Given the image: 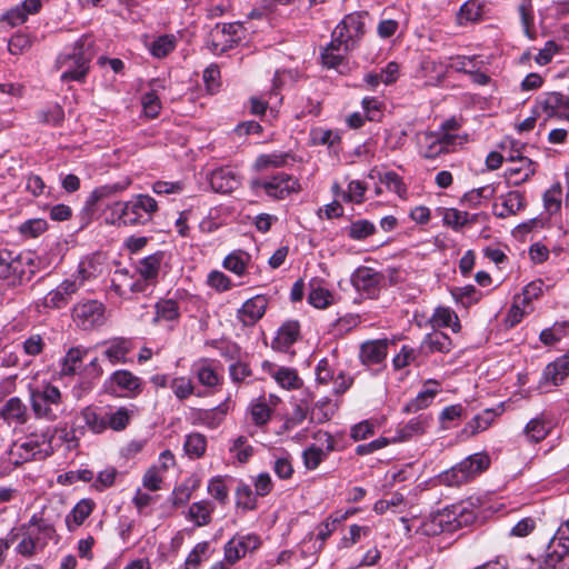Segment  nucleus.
<instances>
[{"instance_id":"38","label":"nucleus","mask_w":569,"mask_h":569,"mask_svg":"<svg viewBox=\"0 0 569 569\" xmlns=\"http://www.w3.org/2000/svg\"><path fill=\"white\" fill-rule=\"evenodd\" d=\"M430 322L432 327L451 328L453 332H459L461 329L457 313L448 307L436 308L432 317L430 318Z\"/></svg>"},{"instance_id":"32","label":"nucleus","mask_w":569,"mask_h":569,"mask_svg":"<svg viewBox=\"0 0 569 569\" xmlns=\"http://www.w3.org/2000/svg\"><path fill=\"white\" fill-rule=\"evenodd\" d=\"M94 502L91 499L80 500L66 517V525L69 531H74L91 515Z\"/></svg>"},{"instance_id":"46","label":"nucleus","mask_w":569,"mask_h":569,"mask_svg":"<svg viewBox=\"0 0 569 569\" xmlns=\"http://www.w3.org/2000/svg\"><path fill=\"white\" fill-rule=\"evenodd\" d=\"M183 449L189 458L199 459L206 452L207 438L199 432L190 433L186 437Z\"/></svg>"},{"instance_id":"61","label":"nucleus","mask_w":569,"mask_h":569,"mask_svg":"<svg viewBox=\"0 0 569 569\" xmlns=\"http://www.w3.org/2000/svg\"><path fill=\"white\" fill-rule=\"evenodd\" d=\"M442 220L447 227L458 231L466 226V211L455 208L445 209Z\"/></svg>"},{"instance_id":"27","label":"nucleus","mask_w":569,"mask_h":569,"mask_svg":"<svg viewBox=\"0 0 569 569\" xmlns=\"http://www.w3.org/2000/svg\"><path fill=\"white\" fill-rule=\"evenodd\" d=\"M300 337V325L296 320L286 321L272 341L273 349L286 351Z\"/></svg>"},{"instance_id":"9","label":"nucleus","mask_w":569,"mask_h":569,"mask_svg":"<svg viewBox=\"0 0 569 569\" xmlns=\"http://www.w3.org/2000/svg\"><path fill=\"white\" fill-rule=\"evenodd\" d=\"M543 562L546 569H569V519L550 540Z\"/></svg>"},{"instance_id":"31","label":"nucleus","mask_w":569,"mask_h":569,"mask_svg":"<svg viewBox=\"0 0 569 569\" xmlns=\"http://www.w3.org/2000/svg\"><path fill=\"white\" fill-rule=\"evenodd\" d=\"M439 391L437 381H428L425 389L405 406V411L413 413L429 407Z\"/></svg>"},{"instance_id":"54","label":"nucleus","mask_w":569,"mask_h":569,"mask_svg":"<svg viewBox=\"0 0 569 569\" xmlns=\"http://www.w3.org/2000/svg\"><path fill=\"white\" fill-rule=\"evenodd\" d=\"M230 452L233 453L240 463H244L252 457L253 447L249 443L246 436H239L230 447Z\"/></svg>"},{"instance_id":"22","label":"nucleus","mask_w":569,"mask_h":569,"mask_svg":"<svg viewBox=\"0 0 569 569\" xmlns=\"http://www.w3.org/2000/svg\"><path fill=\"white\" fill-rule=\"evenodd\" d=\"M102 357L110 365L117 366L128 362V355L132 350V342L128 338L117 337L101 343Z\"/></svg>"},{"instance_id":"21","label":"nucleus","mask_w":569,"mask_h":569,"mask_svg":"<svg viewBox=\"0 0 569 569\" xmlns=\"http://www.w3.org/2000/svg\"><path fill=\"white\" fill-rule=\"evenodd\" d=\"M0 419L16 429L28 422V408L19 397H11L0 407Z\"/></svg>"},{"instance_id":"55","label":"nucleus","mask_w":569,"mask_h":569,"mask_svg":"<svg viewBox=\"0 0 569 569\" xmlns=\"http://www.w3.org/2000/svg\"><path fill=\"white\" fill-rule=\"evenodd\" d=\"M273 471L279 479H291L295 472L291 456L289 453L274 456Z\"/></svg>"},{"instance_id":"28","label":"nucleus","mask_w":569,"mask_h":569,"mask_svg":"<svg viewBox=\"0 0 569 569\" xmlns=\"http://www.w3.org/2000/svg\"><path fill=\"white\" fill-rule=\"evenodd\" d=\"M192 372L202 386L211 388L219 385L220 378L213 360L207 358L199 359L192 365Z\"/></svg>"},{"instance_id":"57","label":"nucleus","mask_w":569,"mask_h":569,"mask_svg":"<svg viewBox=\"0 0 569 569\" xmlns=\"http://www.w3.org/2000/svg\"><path fill=\"white\" fill-rule=\"evenodd\" d=\"M169 387L171 388L174 396L179 400H184V399L189 398L193 393V390H194L191 379H189L187 377L173 378L170 381Z\"/></svg>"},{"instance_id":"5","label":"nucleus","mask_w":569,"mask_h":569,"mask_svg":"<svg viewBox=\"0 0 569 569\" xmlns=\"http://www.w3.org/2000/svg\"><path fill=\"white\" fill-rule=\"evenodd\" d=\"M30 406L37 419L50 422L64 413L62 393L51 383L30 389Z\"/></svg>"},{"instance_id":"3","label":"nucleus","mask_w":569,"mask_h":569,"mask_svg":"<svg viewBox=\"0 0 569 569\" xmlns=\"http://www.w3.org/2000/svg\"><path fill=\"white\" fill-rule=\"evenodd\" d=\"M92 57L91 40L89 38L78 40L70 52H63L57 58L56 67L61 70V81H83Z\"/></svg>"},{"instance_id":"11","label":"nucleus","mask_w":569,"mask_h":569,"mask_svg":"<svg viewBox=\"0 0 569 569\" xmlns=\"http://www.w3.org/2000/svg\"><path fill=\"white\" fill-rule=\"evenodd\" d=\"M103 389L107 393L136 398L142 392V379L129 370H116L103 382Z\"/></svg>"},{"instance_id":"60","label":"nucleus","mask_w":569,"mask_h":569,"mask_svg":"<svg viewBox=\"0 0 569 569\" xmlns=\"http://www.w3.org/2000/svg\"><path fill=\"white\" fill-rule=\"evenodd\" d=\"M451 295L456 302L461 303L463 307H468L478 300L477 290L471 284L453 288Z\"/></svg>"},{"instance_id":"51","label":"nucleus","mask_w":569,"mask_h":569,"mask_svg":"<svg viewBox=\"0 0 569 569\" xmlns=\"http://www.w3.org/2000/svg\"><path fill=\"white\" fill-rule=\"evenodd\" d=\"M308 301L316 308H326L331 303L332 295L328 289L321 287L319 281L315 280L310 283Z\"/></svg>"},{"instance_id":"40","label":"nucleus","mask_w":569,"mask_h":569,"mask_svg":"<svg viewBox=\"0 0 569 569\" xmlns=\"http://www.w3.org/2000/svg\"><path fill=\"white\" fill-rule=\"evenodd\" d=\"M249 413L256 426L262 427L267 425L272 413V409L270 408V403L267 401V397L260 396L252 399L249 405Z\"/></svg>"},{"instance_id":"37","label":"nucleus","mask_w":569,"mask_h":569,"mask_svg":"<svg viewBox=\"0 0 569 569\" xmlns=\"http://www.w3.org/2000/svg\"><path fill=\"white\" fill-rule=\"evenodd\" d=\"M156 315L152 320L153 323L161 321L177 323L180 318V308L173 299H160L156 305Z\"/></svg>"},{"instance_id":"44","label":"nucleus","mask_w":569,"mask_h":569,"mask_svg":"<svg viewBox=\"0 0 569 569\" xmlns=\"http://www.w3.org/2000/svg\"><path fill=\"white\" fill-rule=\"evenodd\" d=\"M550 428V422L540 416L531 419L526 425L523 432L529 441L540 442L548 436Z\"/></svg>"},{"instance_id":"2","label":"nucleus","mask_w":569,"mask_h":569,"mask_svg":"<svg viewBox=\"0 0 569 569\" xmlns=\"http://www.w3.org/2000/svg\"><path fill=\"white\" fill-rule=\"evenodd\" d=\"M460 515L461 508L451 506L423 518L415 517L407 519L402 517L400 520L405 523V529L408 535L413 530L415 533L430 537L437 536L443 531L452 532L461 528L462 521L459 519Z\"/></svg>"},{"instance_id":"58","label":"nucleus","mask_w":569,"mask_h":569,"mask_svg":"<svg viewBox=\"0 0 569 569\" xmlns=\"http://www.w3.org/2000/svg\"><path fill=\"white\" fill-rule=\"evenodd\" d=\"M375 231V224L369 220H357L350 224L348 236L355 240H362L373 234Z\"/></svg>"},{"instance_id":"18","label":"nucleus","mask_w":569,"mask_h":569,"mask_svg":"<svg viewBox=\"0 0 569 569\" xmlns=\"http://www.w3.org/2000/svg\"><path fill=\"white\" fill-rule=\"evenodd\" d=\"M80 287L81 281H78V279H66L56 289L46 295L42 300L43 307L50 309L64 308Z\"/></svg>"},{"instance_id":"33","label":"nucleus","mask_w":569,"mask_h":569,"mask_svg":"<svg viewBox=\"0 0 569 569\" xmlns=\"http://www.w3.org/2000/svg\"><path fill=\"white\" fill-rule=\"evenodd\" d=\"M447 71V63L431 58H425L420 63V72L426 78V83L430 86L438 84L446 77Z\"/></svg>"},{"instance_id":"53","label":"nucleus","mask_w":569,"mask_h":569,"mask_svg":"<svg viewBox=\"0 0 569 569\" xmlns=\"http://www.w3.org/2000/svg\"><path fill=\"white\" fill-rule=\"evenodd\" d=\"M380 183L385 184L388 190L393 191L400 198H405L407 194L406 184L402 178L395 171H388L385 173L378 172Z\"/></svg>"},{"instance_id":"4","label":"nucleus","mask_w":569,"mask_h":569,"mask_svg":"<svg viewBox=\"0 0 569 569\" xmlns=\"http://www.w3.org/2000/svg\"><path fill=\"white\" fill-rule=\"evenodd\" d=\"M54 528L51 523L38 515H33L27 523L21 525L19 528V533L17 535L21 539L16 546V552L30 558L47 546L48 540L52 538Z\"/></svg>"},{"instance_id":"10","label":"nucleus","mask_w":569,"mask_h":569,"mask_svg":"<svg viewBox=\"0 0 569 569\" xmlns=\"http://www.w3.org/2000/svg\"><path fill=\"white\" fill-rule=\"evenodd\" d=\"M242 33L243 28L240 23H218L207 38V48L214 54L224 53L238 44Z\"/></svg>"},{"instance_id":"50","label":"nucleus","mask_w":569,"mask_h":569,"mask_svg":"<svg viewBox=\"0 0 569 569\" xmlns=\"http://www.w3.org/2000/svg\"><path fill=\"white\" fill-rule=\"evenodd\" d=\"M482 13V6L478 0H468L460 7L457 19L459 24L476 22L480 20Z\"/></svg>"},{"instance_id":"20","label":"nucleus","mask_w":569,"mask_h":569,"mask_svg":"<svg viewBox=\"0 0 569 569\" xmlns=\"http://www.w3.org/2000/svg\"><path fill=\"white\" fill-rule=\"evenodd\" d=\"M162 254L154 253L141 259L136 267V278L143 287V293L152 288L159 276Z\"/></svg>"},{"instance_id":"47","label":"nucleus","mask_w":569,"mask_h":569,"mask_svg":"<svg viewBox=\"0 0 569 569\" xmlns=\"http://www.w3.org/2000/svg\"><path fill=\"white\" fill-rule=\"evenodd\" d=\"M80 417L84 421L86 426L93 433H101L108 428L106 417L101 416L96 408L88 406L80 412Z\"/></svg>"},{"instance_id":"41","label":"nucleus","mask_w":569,"mask_h":569,"mask_svg":"<svg viewBox=\"0 0 569 569\" xmlns=\"http://www.w3.org/2000/svg\"><path fill=\"white\" fill-rule=\"evenodd\" d=\"M251 261V257L249 253L242 251V250H236L231 253H229L223 262L222 266L228 271L242 277L247 274L248 266Z\"/></svg>"},{"instance_id":"36","label":"nucleus","mask_w":569,"mask_h":569,"mask_svg":"<svg viewBox=\"0 0 569 569\" xmlns=\"http://www.w3.org/2000/svg\"><path fill=\"white\" fill-rule=\"evenodd\" d=\"M451 349V339L446 333L440 331L427 335L420 346V350L425 353H447Z\"/></svg>"},{"instance_id":"8","label":"nucleus","mask_w":569,"mask_h":569,"mask_svg":"<svg viewBox=\"0 0 569 569\" xmlns=\"http://www.w3.org/2000/svg\"><path fill=\"white\" fill-rule=\"evenodd\" d=\"M52 452L46 436L31 435L21 443H13L9 450L10 460L20 466L31 460H43Z\"/></svg>"},{"instance_id":"1","label":"nucleus","mask_w":569,"mask_h":569,"mask_svg":"<svg viewBox=\"0 0 569 569\" xmlns=\"http://www.w3.org/2000/svg\"><path fill=\"white\" fill-rule=\"evenodd\" d=\"M110 223L114 226H143L158 211L157 201L149 194H136L128 201H116L109 206Z\"/></svg>"},{"instance_id":"56","label":"nucleus","mask_w":569,"mask_h":569,"mask_svg":"<svg viewBox=\"0 0 569 569\" xmlns=\"http://www.w3.org/2000/svg\"><path fill=\"white\" fill-rule=\"evenodd\" d=\"M561 194L562 190L559 183L553 184L550 189H548L543 194V204L545 209L553 214L558 212L561 208Z\"/></svg>"},{"instance_id":"35","label":"nucleus","mask_w":569,"mask_h":569,"mask_svg":"<svg viewBox=\"0 0 569 569\" xmlns=\"http://www.w3.org/2000/svg\"><path fill=\"white\" fill-rule=\"evenodd\" d=\"M322 436L326 437V441L328 443L327 451L312 445L305 449L302 452L303 465L308 470L317 469L319 465L326 459L327 452L333 449V440L331 436L327 432H325Z\"/></svg>"},{"instance_id":"12","label":"nucleus","mask_w":569,"mask_h":569,"mask_svg":"<svg viewBox=\"0 0 569 569\" xmlns=\"http://www.w3.org/2000/svg\"><path fill=\"white\" fill-rule=\"evenodd\" d=\"M535 112L538 117L569 121V96L561 92H547L536 100Z\"/></svg>"},{"instance_id":"19","label":"nucleus","mask_w":569,"mask_h":569,"mask_svg":"<svg viewBox=\"0 0 569 569\" xmlns=\"http://www.w3.org/2000/svg\"><path fill=\"white\" fill-rule=\"evenodd\" d=\"M260 546V539L256 535L234 536L224 546V559L234 565L247 552L256 550Z\"/></svg>"},{"instance_id":"52","label":"nucleus","mask_w":569,"mask_h":569,"mask_svg":"<svg viewBox=\"0 0 569 569\" xmlns=\"http://www.w3.org/2000/svg\"><path fill=\"white\" fill-rule=\"evenodd\" d=\"M209 551L210 543L208 541L197 543L186 559V569H197L203 560L209 559Z\"/></svg>"},{"instance_id":"64","label":"nucleus","mask_w":569,"mask_h":569,"mask_svg":"<svg viewBox=\"0 0 569 569\" xmlns=\"http://www.w3.org/2000/svg\"><path fill=\"white\" fill-rule=\"evenodd\" d=\"M32 46V40L28 34L17 33L8 41V50L11 54H22Z\"/></svg>"},{"instance_id":"7","label":"nucleus","mask_w":569,"mask_h":569,"mask_svg":"<svg viewBox=\"0 0 569 569\" xmlns=\"http://www.w3.org/2000/svg\"><path fill=\"white\" fill-rule=\"evenodd\" d=\"M365 16L360 12L347 14L332 32L331 48L352 50L365 34Z\"/></svg>"},{"instance_id":"62","label":"nucleus","mask_w":569,"mask_h":569,"mask_svg":"<svg viewBox=\"0 0 569 569\" xmlns=\"http://www.w3.org/2000/svg\"><path fill=\"white\" fill-rule=\"evenodd\" d=\"M48 228V223L44 219L37 218V219H30L26 222H23L19 227V231L21 234L26 237L36 238L43 233Z\"/></svg>"},{"instance_id":"30","label":"nucleus","mask_w":569,"mask_h":569,"mask_svg":"<svg viewBox=\"0 0 569 569\" xmlns=\"http://www.w3.org/2000/svg\"><path fill=\"white\" fill-rule=\"evenodd\" d=\"M178 44V37L173 33L160 34L147 43L148 51L153 58L162 59L169 56Z\"/></svg>"},{"instance_id":"42","label":"nucleus","mask_w":569,"mask_h":569,"mask_svg":"<svg viewBox=\"0 0 569 569\" xmlns=\"http://www.w3.org/2000/svg\"><path fill=\"white\" fill-rule=\"evenodd\" d=\"M536 172L535 163L527 157H518V163L506 170V177L508 179L516 178L515 184L527 181Z\"/></svg>"},{"instance_id":"39","label":"nucleus","mask_w":569,"mask_h":569,"mask_svg":"<svg viewBox=\"0 0 569 569\" xmlns=\"http://www.w3.org/2000/svg\"><path fill=\"white\" fill-rule=\"evenodd\" d=\"M214 506L208 500L193 502L188 510L187 518L193 521L196 526L203 527L211 522V513Z\"/></svg>"},{"instance_id":"23","label":"nucleus","mask_w":569,"mask_h":569,"mask_svg":"<svg viewBox=\"0 0 569 569\" xmlns=\"http://www.w3.org/2000/svg\"><path fill=\"white\" fill-rule=\"evenodd\" d=\"M526 207V200L521 192L513 190L500 196L492 206V212L497 218L505 219L516 216Z\"/></svg>"},{"instance_id":"15","label":"nucleus","mask_w":569,"mask_h":569,"mask_svg":"<svg viewBox=\"0 0 569 569\" xmlns=\"http://www.w3.org/2000/svg\"><path fill=\"white\" fill-rule=\"evenodd\" d=\"M72 318L84 330L101 326L104 322V306L97 300L79 302L72 309Z\"/></svg>"},{"instance_id":"25","label":"nucleus","mask_w":569,"mask_h":569,"mask_svg":"<svg viewBox=\"0 0 569 569\" xmlns=\"http://www.w3.org/2000/svg\"><path fill=\"white\" fill-rule=\"evenodd\" d=\"M104 258L101 253H92L83 258L78 266L77 273L72 279L81 281V287L86 281L94 279L102 273Z\"/></svg>"},{"instance_id":"24","label":"nucleus","mask_w":569,"mask_h":569,"mask_svg":"<svg viewBox=\"0 0 569 569\" xmlns=\"http://www.w3.org/2000/svg\"><path fill=\"white\" fill-rule=\"evenodd\" d=\"M267 307L268 299L264 296H254L241 306L237 312V318L243 326H253L263 317Z\"/></svg>"},{"instance_id":"13","label":"nucleus","mask_w":569,"mask_h":569,"mask_svg":"<svg viewBox=\"0 0 569 569\" xmlns=\"http://www.w3.org/2000/svg\"><path fill=\"white\" fill-rule=\"evenodd\" d=\"M458 136L449 132H422L419 136L420 154L426 159H436L442 153L455 150Z\"/></svg>"},{"instance_id":"45","label":"nucleus","mask_w":569,"mask_h":569,"mask_svg":"<svg viewBox=\"0 0 569 569\" xmlns=\"http://www.w3.org/2000/svg\"><path fill=\"white\" fill-rule=\"evenodd\" d=\"M502 405L498 408L485 409L480 415L476 416L468 425L467 428H470L471 435H476L480 431L487 430L495 419L501 415Z\"/></svg>"},{"instance_id":"17","label":"nucleus","mask_w":569,"mask_h":569,"mask_svg":"<svg viewBox=\"0 0 569 569\" xmlns=\"http://www.w3.org/2000/svg\"><path fill=\"white\" fill-rule=\"evenodd\" d=\"M110 292L128 299L131 293H143V287L138 282L134 273H130L126 268H118L111 277Z\"/></svg>"},{"instance_id":"59","label":"nucleus","mask_w":569,"mask_h":569,"mask_svg":"<svg viewBox=\"0 0 569 569\" xmlns=\"http://www.w3.org/2000/svg\"><path fill=\"white\" fill-rule=\"evenodd\" d=\"M106 419L108 428H111L112 430L116 431H120L128 426L130 421V413L126 407H120L114 412L107 415Z\"/></svg>"},{"instance_id":"29","label":"nucleus","mask_w":569,"mask_h":569,"mask_svg":"<svg viewBox=\"0 0 569 569\" xmlns=\"http://www.w3.org/2000/svg\"><path fill=\"white\" fill-rule=\"evenodd\" d=\"M210 186L216 192L228 193L239 184L238 179L229 168H219L211 172Z\"/></svg>"},{"instance_id":"48","label":"nucleus","mask_w":569,"mask_h":569,"mask_svg":"<svg viewBox=\"0 0 569 569\" xmlns=\"http://www.w3.org/2000/svg\"><path fill=\"white\" fill-rule=\"evenodd\" d=\"M292 159V156L288 152H272L268 154H261L257 158L254 167L257 170H266L268 168H280L288 163V160Z\"/></svg>"},{"instance_id":"34","label":"nucleus","mask_w":569,"mask_h":569,"mask_svg":"<svg viewBox=\"0 0 569 569\" xmlns=\"http://www.w3.org/2000/svg\"><path fill=\"white\" fill-rule=\"evenodd\" d=\"M569 375V353L557 358L543 370V380L555 386L561 383Z\"/></svg>"},{"instance_id":"63","label":"nucleus","mask_w":569,"mask_h":569,"mask_svg":"<svg viewBox=\"0 0 569 569\" xmlns=\"http://www.w3.org/2000/svg\"><path fill=\"white\" fill-rule=\"evenodd\" d=\"M495 193V188L490 186L473 189L463 196L462 201L470 207L480 204L481 199H490Z\"/></svg>"},{"instance_id":"43","label":"nucleus","mask_w":569,"mask_h":569,"mask_svg":"<svg viewBox=\"0 0 569 569\" xmlns=\"http://www.w3.org/2000/svg\"><path fill=\"white\" fill-rule=\"evenodd\" d=\"M88 350L82 347H73L68 350L64 358L61 361L60 373L62 376H72L77 372L83 358L87 356Z\"/></svg>"},{"instance_id":"49","label":"nucleus","mask_w":569,"mask_h":569,"mask_svg":"<svg viewBox=\"0 0 569 569\" xmlns=\"http://www.w3.org/2000/svg\"><path fill=\"white\" fill-rule=\"evenodd\" d=\"M271 375L282 388L288 390L298 389L301 386V379L299 378L297 371L292 368L280 367L276 369Z\"/></svg>"},{"instance_id":"14","label":"nucleus","mask_w":569,"mask_h":569,"mask_svg":"<svg viewBox=\"0 0 569 569\" xmlns=\"http://www.w3.org/2000/svg\"><path fill=\"white\" fill-rule=\"evenodd\" d=\"M251 186L254 189H262L268 197L278 200L298 193L301 189L298 179L283 172L277 173L268 180H253Z\"/></svg>"},{"instance_id":"6","label":"nucleus","mask_w":569,"mask_h":569,"mask_svg":"<svg viewBox=\"0 0 569 569\" xmlns=\"http://www.w3.org/2000/svg\"><path fill=\"white\" fill-rule=\"evenodd\" d=\"M490 458L485 452L470 455L461 462L439 476V481L446 486H461L488 469Z\"/></svg>"},{"instance_id":"26","label":"nucleus","mask_w":569,"mask_h":569,"mask_svg":"<svg viewBox=\"0 0 569 569\" xmlns=\"http://www.w3.org/2000/svg\"><path fill=\"white\" fill-rule=\"evenodd\" d=\"M388 352L386 340H372L361 345L360 360L366 366L379 365L385 361Z\"/></svg>"},{"instance_id":"16","label":"nucleus","mask_w":569,"mask_h":569,"mask_svg":"<svg viewBox=\"0 0 569 569\" xmlns=\"http://www.w3.org/2000/svg\"><path fill=\"white\" fill-rule=\"evenodd\" d=\"M383 281V273L366 266L357 268L351 276V282L353 287L357 289V291L361 292L368 298H375L378 296Z\"/></svg>"}]
</instances>
